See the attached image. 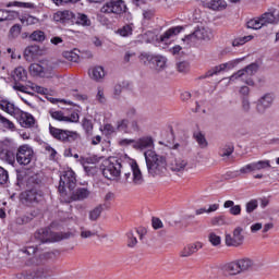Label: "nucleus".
Returning <instances> with one entry per match:
<instances>
[{
	"label": "nucleus",
	"instance_id": "f257e3e1",
	"mask_svg": "<svg viewBox=\"0 0 279 279\" xmlns=\"http://www.w3.org/2000/svg\"><path fill=\"white\" fill-rule=\"evenodd\" d=\"M121 171L123 173L122 182L124 184H132V186H143L145 184L143 171H141V167H138L136 161L121 163V159L117 157H110L104 161L102 175L107 180H119L121 178Z\"/></svg>",
	"mask_w": 279,
	"mask_h": 279
},
{
	"label": "nucleus",
	"instance_id": "f03ea898",
	"mask_svg": "<svg viewBox=\"0 0 279 279\" xmlns=\"http://www.w3.org/2000/svg\"><path fill=\"white\" fill-rule=\"evenodd\" d=\"M144 158L150 178H162L167 174V158L165 156L154 149H148L144 153Z\"/></svg>",
	"mask_w": 279,
	"mask_h": 279
},
{
	"label": "nucleus",
	"instance_id": "7ed1b4c3",
	"mask_svg": "<svg viewBox=\"0 0 279 279\" xmlns=\"http://www.w3.org/2000/svg\"><path fill=\"white\" fill-rule=\"evenodd\" d=\"M279 23L278 13L276 9L265 12L259 17H255L246 23L248 29H262L267 25H276Z\"/></svg>",
	"mask_w": 279,
	"mask_h": 279
},
{
	"label": "nucleus",
	"instance_id": "20e7f679",
	"mask_svg": "<svg viewBox=\"0 0 279 279\" xmlns=\"http://www.w3.org/2000/svg\"><path fill=\"white\" fill-rule=\"evenodd\" d=\"M128 12V5L123 0H109L102 4L98 16H121Z\"/></svg>",
	"mask_w": 279,
	"mask_h": 279
},
{
	"label": "nucleus",
	"instance_id": "39448f33",
	"mask_svg": "<svg viewBox=\"0 0 279 279\" xmlns=\"http://www.w3.org/2000/svg\"><path fill=\"white\" fill-rule=\"evenodd\" d=\"M77 184V179L75 177V172L73 170H65L60 177L59 182V193L61 197H66L69 194L66 193V189L69 191H73L75 189V185Z\"/></svg>",
	"mask_w": 279,
	"mask_h": 279
},
{
	"label": "nucleus",
	"instance_id": "423d86ee",
	"mask_svg": "<svg viewBox=\"0 0 279 279\" xmlns=\"http://www.w3.org/2000/svg\"><path fill=\"white\" fill-rule=\"evenodd\" d=\"M49 133L57 141H61V143H75V141L82 138L80 133L75 131L62 130L52 125H49Z\"/></svg>",
	"mask_w": 279,
	"mask_h": 279
},
{
	"label": "nucleus",
	"instance_id": "0eeeda50",
	"mask_svg": "<svg viewBox=\"0 0 279 279\" xmlns=\"http://www.w3.org/2000/svg\"><path fill=\"white\" fill-rule=\"evenodd\" d=\"M69 236H71V234L51 232V229H39L35 233V239L40 241V243H56L57 241H62V239H69Z\"/></svg>",
	"mask_w": 279,
	"mask_h": 279
},
{
	"label": "nucleus",
	"instance_id": "6e6552de",
	"mask_svg": "<svg viewBox=\"0 0 279 279\" xmlns=\"http://www.w3.org/2000/svg\"><path fill=\"white\" fill-rule=\"evenodd\" d=\"M15 158L16 162L20 163L21 167H27L28 165H32V161L34 158H36V155L32 146L24 144L17 148Z\"/></svg>",
	"mask_w": 279,
	"mask_h": 279
},
{
	"label": "nucleus",
	"instance_id": "1a4fd4ad",
	"mask_svg": "<svg viewBox=\"0 0 279 279\" xmlns=\"http://www.w3.org/2000/svg\"><path fill=\"white\" fill-rule=\"evenodd\" d=\"M27 265H34L36 268L28 275L27 279H51V269L40 266L37 257H32Z\"/></svg>",
	"mask_w": 279,
	"mask_h": 279
},
{
	"label": "nucleus",
	"instance_id": "9d476101",
	"mask_svg": "<svg viewBox=\"0 0 279 279\" xmlns=\"http://www.w3.org/2000/svg\"><path fill=\"white\" fill-rule=\"evenodd\" d=\"M213 38V31L208 26H197L193 34H190L183 38L187 43H195V40H210Z\"/></svg>",
	"mask_w": 279,
	"mask_h": 279
},
{
	"label": "nucleus",
	"instance_id": "9b49d317",
	"mask_svg": "<svg viewBox=\"0 0 279 279\" xmlns=\"http://www.w3.org/2000/svg\"><path fill=\"white\" fill-rule=\"evenodd\" d=\"M245 241V236L243 235V228L236 227L233 230L232 234H226L225 243L228 247H241L243 242Z\"/></svg>",
	"mask_w": 279,
	"mask_h": 279
},
{
	"label": "nucleus",
	"instance_id": "f8f14e48",
	"mask_svg": "<svg viewBox=\"0 0 279 279\" xmlns=\"http://www.w3.org/2000/svg\"><path fill=\"white\" fill-rule=\"evenodd\" d=\"M28 71L33 77H51L53 75L52 69L45 62L31 64Z\"/></svg>",
	"mask_w": 279,
	"mask_h": 279
},
{
	"label": "nucleus",
	"instance_id": "ddd939ff",
	"mask_svg": "<svg viewBox=\"0 0 279 279\" xmlns=\"http://www.w3.org/2000/svg\"><path fill=\"white\" fill-rule=\"evenodd\" d=\"M258 71V64L252 63L247 65L245 69L239 70L233 75L229 77V82H236V80H247V77H252Z\"/></svg>",
	"mask_w": 279,
	"mask_h": 279
},
{
	"label": "nucleus",
	"instance_id": "4468645a",
	"mask_svg": "<svg viewBox=\"0 0 279 279\" xmlns=\"http://www.w3.org/2000/svg\"><path fill=\"white\" fill-rule=\"evenodd\" d=\"M92 195L90 190L88 187H77L70 195L65 196L63 199L71 204V202H84L88 199Z\"/></svg>",
	"mask_w": 279,
	"mask_h": 279
},
{
	"label": "nucleus",
	"instance_id": "2eb2a0df",
	"mask_svg": "<svg viewBox=\"0 0 279 279\" xmlns=\"http://www.w3.org/2000/svg\"><path fill=\"white\" fill-rule=\"evenodd\" d=\"M271 163L269 160H259L255 162H251L248 165L243 166L240 169V173H256V171H263V169H270Z\"/></svg>",
	"mask_w": 279,
	"mask_h": 279
},
{
	"label": "nucleus",
	"instance_id": "dca6fc26",
	"mask_svg": "<svg viewBox=\"0 0 279 279\" xmlns=\"http://www.w3.org/2000/svg\"><path fill=\"white\" fill-rule=\"evenodd\" d=\"M15 119L22 128H34V125H36V119L29 112L20 110L17 111Z\"/></svg>",
	"mask_w": 279,
	"mask_h": 279
},
{
	"label": "nucleus",
	"instance_id": "f3484780",
	"mask_svg": "<svg viewBox=\"0 0 279 279\" xmlns=\"http://www.w3.org/2000/svg\"><path fill=\"white\" fill-rule=\"evenodd\" d=\"M238 64L239 60H232L227 63H221L207 71L205 76L203 77H213V75H217L218 73H221V71H230V69H234V66H236Z\"/></svg>",
	"mask_w": 279,
	"mask_h": 279
},
{
	"label": "nucleus",
	"instance_id": "a211bd4d",
	"mask_svg": "<svg viewBox=\"0 0 279 279\" xmlns=\"http://www.w3.org/2000/svg\"><path fill=\"white\" fill-rule=\"evenodd\" d=\"M204 247V244L202 242H194L191 244H187L183 247V250L180 251L179 256L181 258H189L190 256H193V254H197L199 250Z\"/></svg>",
	"mask_w": 279,
	"mask_h": 279
},
{
	"label": "nucleus",
	"instance_id": "6ab92c4d",
	"mask_svg": "<svg viewBox=\"0 0 279 279\" xmlns=\"http://www.w3.org/2000/svg\"><path fill=\"white\" fill-rule=\"evenodd\" d=\"M271 104H274V96L271 94H266L260 97L257 101L256 110L259 114H265L268 108H271Z\"/></svg>",
	"mask_w": 279,
	"mask_h": 279
},
{
	"label": "nucleus",
	"instance_id": "aec40b11",
	"mask_svg": "<svg viewBox=\"0 0 279 279\" xmlns=\"http://www.w3.org/2000/svg\"><path fill=\"white\" fill-rule=\"evenodd\" d=\"M186 167H189V161L181 157L172 159L169 163V168L175 173H184Z\"/></svg>",
	"mask_w": 279,
	"mask_h": 279
},
{
	"label": "nucleus",
	"instance_id": "412c9836",
	"mask_svg": "<svg viewBox=\"0 0 279 279\" xmlns=\"http://www.w3.org/2000/svg\"><path fill=\"white\" fill-rule=\"evenodd\" d=\"M133 148L140 149L141 151L145 149L149 151V149H154V138H151V136L141 137L137 141H135V143L133 144Z\"/></svg>",
	"mask_w": 279,
	"mask_h": 279
},
{
	"label": "nucleus",
	"instance_id": "4be33fe9",
	"mask_svg": "<svg viewBox=\"0 0 279 279\" xmlns=\"http://www.w3.org/2000/svg\"><path fill=\"white\" fill-rule=\"evenodd\" d=\"M238 265L240 267V271H250V269H258V265L254 262V259L248 257H243L238 259Z\"/></svg>",
	"mask_w": 279,
	"mask_h": 279
},
{
	"label": "nucleus",
	"instance_id": "5701e85b",
	"mask_svg": "<svg viewBox=\"0 0 279 279\" xmlns=\"http://www.w3.org/2000/svg\"><path fill=\"white\" fill-rule=\"evenodd\" d=\"M0 110L11 114V117H16L21 109L16 108L10 100H0Z\"/></svg>",
	"mask_w": 279,
	"mask_h": 279
},
{
	"label": "nucleus",
	"instance_id": "b1692460",
	"mask_svg": "<svg viewBox=\"0 0 279 279\" xmlns=\"http://www.w3.org/2000/svg\"><path fill=\"white\" fill-rule=\"evenodd\" d=\"M38 53H40V47L37 45L28 46L24 50V58L27 62H32L35 58H38Z\"/></svg>",
	"mask_w": 279,
	"mask_h": 279
},
{
	"label": "nucleus",
	"instance_id": "393cba45",
	"mask_svg": "<svg viewBox=\"0 0 279 279\" xmlns=\"http://www.w3.org/2000/svg\"><path fill=\"white\" fill-rule=\"evenodd\" d=\"M11 75L14 82H25V80H27V70H25L23 66H17L14 69Z\"/></svg>",
	"mask_w": 279,
	"mask_h": 279
},
{
	"label": "nucleus",
	"instance_id": "a878e982",
	"mask_svg": "<svg viewBox=\"0 0 279 279\" xmlns=\"http://www.w3.org/2000/svg\"><path fill=\"white\" fill-rule=\"evenodd\" d=\"M73 19V12L71 11H58L53 15V20L57 21V23H66V21H71Z\"/></svg>",
	"mask_w": 279,
	"mask_h": 279
},
{
	"label": "nucleus",
	"instance_id": "bb28decb",
	"mask_svg": "<svg viewBox=\"0 0 279 279\" xmlns=\"http://www.w3.org/2000/svg\"><path fill=\"white\" fill-rule=\"evenodd\" d=\"M80 236L81 239H94V236H99V231L87 227H81Z\"/></svg>",
	"mask_w": 279,
	"mask_h": 279
},
{
	"label": "nucleus",
	"instance_id": "cd10ccee",
	"mask_svg": "<svg viewBox=\"0 0 279 279\" xmlns=\"http://www.w3.org/2000/svg\"><path fill=\"white\" fill-rule=\"evenodd\" d=\"M89 76L92 77V80H95V82H99L100 80H104V77H106V72L104 71L102 66H95L89 70Z\"/></svg>",
	"mask_w": 279,
	"mask_h": 279
},
{
	"label": "nucleus",
	"instance_id": "c85d7f7f",
	"mask_svg": "<svg viewBox=\"0 0 279 279\" xmlns=\"http://www.w3.org/2000/svg\"><path fill=\"white\" fill-rule=\"evenodd\" d=\"M182 32V26H175L170 29H168L163 35L160 36V41L161 43H167L169 38H173V36H178Z\"/></svg>",
	"mask_w": 279,
	"mask_h": 279
},
{
	"label": "nucleus",
	"instance_id": "c756f323",
	"mask_svg": "<svg viewBox=\"0 0 279 279\" xmlns=\"http://www.w3.org/2000/svg\"><path fill=\"white\" fill-rule=\"evenodd\" d=\"M225 271L229 274V276H238V274H241L239 262L235 260L225 265Z\"/></svg>",
	"mask_w": 279,
	"mask_h": 279
},
{
	"label": "nucleus",
	"instance_id": "7c9ffc66",
	"mask_svg": "<svg viewBox=\"0 0 279 279\" xmlns=\"http://www.w3.org/2000/svg\"><path fill=\"white\" fill-rule=\"evenodd\" d=\"M223 208H230L229 213L234 217H238V215H241V205H234V201H226L223 204Z\"/></svg>",
	"mask_w": 279,
	"mask_h": 279
},
{
	"label": "nucleus",
	"instance_id": "2f4dec72",
	"mask_svg": "<svg viewBox=\"0 0 279 279\" xmlns=\"http://www.w3.org/2000/svg\"><path fill=\"white\" fill-rule=\"evenodd\" d=\"M136 234L140 236V239H143V233H141L140 230H136L135 233L130 231L126 236H128V245L129 247H135L136 243H138V240H136Z\"/></svg>",
	"mask_w": 279,
	"mask_h": 279
},
{
	"label": "nucleus",
	"instance_id": "473e14b6",
	"mask_svg": "<svg viewBox=\"0 0 279 279\" xmlns=\"http://www.w3.org/2000/svg\"><path fill=\"white\" fill-rule=\"evenodd\" d=\"M116 130H118V132H124V134H130L132 132L130 131V120H119L116 124Z\"/></svg>",
	"mask_w": 279,
	"mask_h": 279
},
{
	"label": "nucleus",
	"instance_id": "72a5a7b5",
	"mask_svg": "<svg viewBox=\"0 0 279 279\" xmlns=\"http://www.w3.org/2000/svg\"><path fill=\"white\" fill-rule=\"evenodd\" d=\"M76 25H82V27H90L92 22L88 15L84 13H77L76 15Z\"/></svg>",
	"mask_w": 279,
	"mask_h": 279
},
{
	"label": "nucleus",
	"instance_id": "f704fd0d",
	"mask_svg": "<svg viewBox=\"0 0 279 279\" xmlns=\"http://www.w3.org/2000/svg\"><path fill=\"white\" fill-rule=\"evenodd\" d=\"M232 154H234V146L227 144L222 147H220L219 149V156L221 158H230V156H232Z\"/></svg>",
	"mask_w": 279,
	"mask_h": 279
},
{
	"label": "nucleus",
	"instance_id": "c9c22d12",
	"mask_svg": "<svg viewBox=\"0 0 279 279\" xmlns=\"http://www.w3.org/2000/svg\"><path fill=\"white\" fill-rule=\"evenodd\" d=\"M22 25H38V23H40V20L36 16H33V15H23L21 19H20Z\"/></svg>",
	"mask_w": 279,
	"mask_h": 279
},
{
	"label": "nucleus",
	"instance_id": "e433bc0d",
	"mask_svg": "<svg viewBox=\"0 0 279 279\" xmlns=\"http://www.w3.org/2000/svg\"><path fill=\"white\" fill-rule=\"evenodd\" d=\"M194 138L198 147H201V149H206V147H208V141L206 140V136L202 132L195 133Z\"/></svg>",
	"mask_w": 279,
	"mask_h": 279
},
{
	"label": "nucleus",
	"instance_id": "4c0bfd02",
	"mask_svg": "<svg viewBox=\"0 0 279 279\" xmlns=\"http://www.w3.org/2000/svg\"><path fill=\"white\" fill-rule=\"evenodd\" d=\"M104 213V205H98L89 211V221H97Z\"/></svg>",
	"mask_w": 279,
	"mask_h": 279
},
{
	"label": "nucleus",
	"instance_id": "58836bf2",
	"mask_svg": "<svg viewBox=\"0 0 279 279\" xmlns=\"http://www.w3.org/2000/svg\"><path fill=\"white\" fill-rule=\"evenodd\" d=\"M153 64H155L156 71H162L167 66V59L165 57H153Z\"/></svg>",
	"mask_w": 279,
	"mask_h": 279
},
{
	"label": "nucleus",
	"instance_id": "ea45409f",
	"mask_svg": "<svg viewBox=\"0 0 279 279\" xmlns=\"http://www.w3.org/2000/svg\"><path fill=\"white\" fill-rule=\"evenodd\" d=\"M0 125L1 128H4V130H10L11 132H14L16 130V126L12 121H10L8 118L3 117V114L0 113Z\"/></svg>",
	"mask_w": 279,
	"mask_h": 279
},
{
	"label": "nucleus",
	"instance_id": "a19ab883",
	"mask_svg": "<svg viewBox=\"0 0 279 279\" xmlns=\"http://www.w3.org/2000/svg\"><path fill=\"white\" fill-rule=\"evenodd\" d=\"M29 38L34 43H45V38H47V35H45V32H43V31H34L29 35Z\"/></svg>",
	"mask_w": 279,
	"mask_h": 279
},
{
	"label": "nucleus",
	"instance_id": "79ce46f5",
	"mask_svg": "<svg viewBox=\"0 0 279 279\" xmlns=\"http://www.w3.org/2000/svg\"><path fill=\"white\" fill-rule=\"evenodd\" d=\"M24 197L26 199V202H38L40 199V194H38V192H36V190H29L27 192H25Z\"/></svg>",
	"mask_w": 279,
	"mask_h": 279
},
{
	"label": "nucleus",
	"instance_id": "37998d69",
	"mask_svg": "<svg viewBox=\"0 0 279 279\" xmlns=\"http://www.w3.org/2000/svg\"><path fill=\"white\" fill-rule=\"evenodd\" d=\"M63 58L69 62H80V54L75 51H65L63 52Z\"/></svg>",
	"mask_w": 279,
	"mask_h": 279
},
{
	"label": "nucleus",
	"instance_id": "c03bdc74",
	"mask_svg": "<svg viewBox=\"0 0 279 279\" xmlns=\"http://www.w3.org/2000/svg\"><path fill=\"white\" fill-rule=\"evenodd\" d=\"M49 114L52 119H54L56 121H69V117H65L64 113L62 111H53L50 110Z\"/></svg>",
	"mask_w": 279,
	"mask_h": 279
},
{
	"label": "nucleus",
	"instance_id": "a18cd8bd",
	"mask_svg": "<svg viewBox=\"0 0 279 279\" xmlns=\"http://www.w3.org/2000/svg\"><path fill=\"white\" fill-rule=\"evenodd\" d=\"M211 226H226L228 220H226V216H216L210 220Z\"/></svg>",
	"mask_w": 279,
	"mask_h": 279
},
{
	"label": "nucleus",
	"instance_id": "49530a36",
	"mask_svg": "<svg viewBox=\"0 0 279 279\" xmlns=\"http://www.w3.org/2000/svg\"><path fill=\"white\" fill-rule=\"evenodd\" d=\"M156 38V33L148 31L142 35V43H154Z\"/></svg>",
	"mask_w": 279,
	"mask_h": 279
},
{
	"label": "nucleus",
	"instance_id": "de8ad7c7",
	"mask_svg": "<svg viewBox=\"0 0 279 279\" xmlns=\"http://www.w3.org/2000/svg\"><path fill=\"white\" fill-rule=\"evenodd\" d=\"M2 158L9 165H14V162H16V156H14V153H12L10 150H7L5 153H2Z\"/></svg>",
	"mask_w": 279,
	"mask_h": 279
},
{
	"label": "nucleus",
	"instance_id": "09e8293b",
	"mask_svg": "<svg viewBox=\"0 0 279 279\" xmlns=\"http://www.w3.org/2000/svg\"><path fill=\"white\" fill-rule=\"evenodd\" d=\"M208 241L217 247L218 245H221V236L217 235L215 232L209 233Z\"/></svg>",
	"mask_w": 279,
	"mask_h": 279
},
{
	"label": "nucleus",
	"instance_id": "8fccbe9b",
	"mask_svg": "<svg viewBox=\"0 0 279 279\" xmlns=\"http://www.w3.org/2000/svg\"><path fill=\"white\" fill-rule=\"evenodd\" d=\"M31 88L32 87L25 86V85L20 84V83H15L13 85L14 90H17L19 93H25L26 95H32Z\"/></svg>",
	"mask_w": 279,
	"mask_h": 279
},
{
	"label": "nucleus",
	"instance_id": "3c124183",
	"mask_svg": "<svg viewBox=\"0 0 279 279\" xmlns=\"http://www.w3.org/2000/svg\"><path fill=\"white\" fill-rule=\"evenodd\" d=\"M9 180L10 174L8 173V170L0 166V185L8 184Z\"/></svg>",
	"mask_w": 279,
	"mask_h": 279
},
{
	"label": "nucleus",
	"instance_id": "603ef678",
	"mask_svg": "<svg viewBox=\"0 0 279 279\" xmlns=\"http://www.w3.org/2000/svg\"><path fill=\"white\" fill-rule=\"evenodd\" d=\"M21 24H15L10 28V36H12V38H19V36H21Z\"/></svg>",
	"mask_w": 279,
	"mask_h": 279
},
{
	"label": "nucleus",
	"instance_id": "864d4df0",
	"mask_svg": "<svg viewBox=\"0 0 279 279\" xmlns=\"http://www.w3.org/2000/svg\"><path fill=\"white\" fill-rule=\"evenodd\" d=\"M118 34L123 37L132 36V26L124 25L122 28L118 29Z\"/></svg>",
	"mask_w": 279,
	"mask_h": 279
},
{
	"label": "nucleus",
	"instance_id": "5fc2aeb1",
	"mask_svg": "<svg viewBox=\"0 0 279 279\" xmlns=\"http://www.w3.org/2000/svg\"><path fill=\"white\" fill-rule=\"evenodd\" d=\"M258 208V201L252 199L248 203H246V213H254Z\"/></svg>",
	"mask_w": 279,
	"mask_h": 279
},
{
	"label": "nucleus",
	"instance_id": "6e6d98bb",
	"mask_svg": "<svg viewBox=\"0 0 279 279\" xmlns=\"http://www.w3.org/2000/svg\"><path fill=\"white\" fill-rule=\"evenodd\" d=\"M177 69L179 73H186L190 69L189 62L186 61H181L177 64Z\"/></svg>",
	"mask_w": 279,
	"mask_h": 279
},
{
	"label": "nucleus",
	"instance_id": "4d7b16f0",
	"mask_svg": "<svg viewBox=\"0 0 279 279\" xmlns=\"http://www.w3.org/2000/svg\"><path fill=\"white\" fill-rule=\"evenodd\" d=\"M83 129L85 130L86 134H92L93 132V122L90 120L83 121Z\"/></svg>",
	"mask_w": 279,
	"mask_h": 279
},
{
	"label": "nucleus",
	"instance_id": "13d9d810",
	"mask_svg": "<svg viewBox=\"0 0 279 279\" xmlns=\"http://www.w3.org/2000/svg\"><path fill=\"white\" fill-rule=\"evenodd\" d=\"M252 110V104L247 98H244L242 100V111L243 112H250Z\"/></svg>",
	"mask_w": 279,
	"mask_h": 279
},
{
	"label": "nucleus",
	"instance_id": "bf43d9fd",
	"mask_svg": "<svg viewBox=\"0 0 279 279\" xmlns=\"http://www.w3.org/2000/svg\"><path fill=\"white\" fill-rule=\"evenodd\" d=\"M96 99L99 104H106V94H104V89L98 88Z\"/></svg>",
	"mask_w": 279,
	"mask_h": 279
},
{
	"label": "nucleus",
	"instance_id": "052dcab7",
	"mask_svg": "<svg viewBox=\"0 0 279 279\" xmlns=\"http://www.w3.org/2000/svg\"><path fill=\"white\" fill-rule=\"evenodd\" d=\"M140 60L144 63L147 64V62H151L154 60V57L151 54L144 52L140 56Z\"/></svg>",
	"mask_w": 279,
	"mask_h": 279
},
{
	"label": "nucleus",
	"instance_id": "680f3d73",
	"mask_svg": "<svg viewBox=\"0 0 279 279\" xmlns=\"http://www.w3.org/2000/svg\"><path fill=\"white\" fill-rule=\"evenodd\" d=\"M104 132L107 135L114 134L117 132V128H114L112 124H105Z\"/></svg>",
	"mask_w": 279,
	"mask_h": 279
},
{
	"label": "nucleus",
	"instance_id": "e2e57ef3",
	"mask_svg": "<svg viewBox=\"0 0 279 279\" xmlns=\"http://www.w3.org/2000/svg\"><path fill=\"white\" fill-rule=\"evenodd\" d=\"M252 37H243L240 39H235L233 40L232 45L233 47H241V45H245L247 43V40H250Z\"/></svg>",
	"mask_w": 279,
	"mask_h": 279
},
{
	"label": "nucleus",
	"instance_id": "0e129e2a",
	"mask_svg": "<svg viewBox=\"0 0 279 279\" xmlns=\"http://www.w3.org/2000/svg\"><path fill=\"white\" fill-rule=\"evenodd\" d=\"M82 162H86V165H97L99 162V157L97 156H92L83 159Z\"/></svg>",
	"mask_w": 279,
	"mask_h": 279
},
{
	"label": "nucleus",
	"instance_id": "69168bd1",
	"mask_svg": "<svg viewBox=\"0 0 279 279\" xmlns=\"http://www.w3.org/2000/svg\"><path fill=\"white\" fill-rule=\"evenodd\" d=\"M12 17H10L9 11L0 10V23H3V21H11Z\"/></svg>",
	"mask_w": 279,
	"mask_h": 279
},
{
	"label": "nucleus",
	"instance_id": "338daca9",
	"mask_svg": "<svg viewBox=\"0 0 279 279\" xmlns=\"http://www.w3.org/2000/svg\"><path fill=\"white\" fill-rule=\"evenodd\" d=\"M22 252L28 256H34V254L37 252V248L36 246H27L26 248H23Z\"/></svg>",
	"mask_w": 279,
	"mask_h": 279
},
{
	"label": "nucleus",
	"instance_id": "774afa93",
	"mask_svg": "<svg viewBox=\"0 0 279 279\" xmlns=\"http://www.w3.org/2000/svg\"><path fill=\"white\" fill-rule=\"evenodd\" d=\"M153 228L155 230H160V228H162V220L159 218H153Z\"/></svg>",
	"mask_w": 279,
	"mask_h": 279
}]
</instances>
